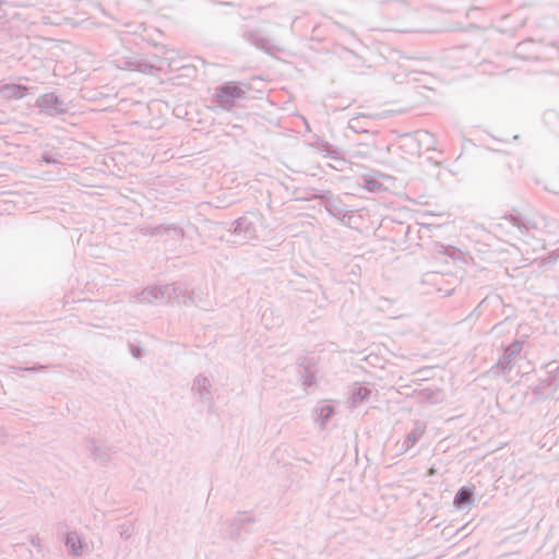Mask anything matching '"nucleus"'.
<instances>
[{
	"label": "nucleus",
	"instance_id": "1",
	"mask_svg": "<svg viewBox=\"0 0 559 559\" xmlns=\"http://www.w3.org/2000/svg\"><path fill=\"white\" fill-rule=\"evenodd\" d=\"M243 95V90L234 83H227L217 92L219 102L224 104H233L236 99L241 98Z\"/></svg>",
	"mask_w": 559,
	"mask_h": 559
},
{
	"label": "nucleus",
	"instance_id": "2",
	"mask_svg": "<svg viewBox=\"0 0 559 559\" xmlns=\"http://www.w3.org/2000/svg\"><path fill=\"white\" fill-rule=\"evenodd\" d=\"M472 489L469 488H462L454 498V504L456 507H461L464 503H467L471 501L472 498Z\"/></svg>",
	"mask_w": 559,
	"mask_h": 559
},
{
	"label": "nucleus",
	"instance_id": "3",
	"mask_svg": "<svg viewBox=\"0 0 559 559\" xmlns=\"http://www.w3.org/2000/svg\"><path fill=\"white\" fill-rule=\"evenodd\" d=\"M11 90H12V94L14 96H17V97L23 96L25 94V92H26L25 87L19 86V85L17 86H13Z\"/></svg>",
	"mask_w": 559,
	"mask_h": 559
}]
</instances>
